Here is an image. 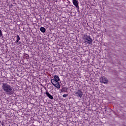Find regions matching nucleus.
I'll return each instance as SVG.
<instances>
[{
	"label": "nucleus",
	"mask_w": 126,
	"mask_h": 126,
	"mask_svg": "<svg viewBox=\"0 0 126 126\" xmlns=\"http://www.w3.org/2000/svg\"><path fill=\"white\" fill-rule=\"evenodd\" d=\"M2 89L8 94V95H12L14 93V89L11 86L6 83H2Z\"/></svg>",
	"instance_id": "nucleus-1"
},
{
	"label": "nucleus",
	"mask_w": 126,
	"mask_h": 126,
	"mask_svg": "<svg viewBox=\"0 0 126 126\" xmlns=\"http://www.w3.org/2000/svg\"><path fill=\"white\" fill-rule=\"evenodd\" d=\"M83 39L85 44H88L89 45H92V42H93V40L92 39V38H91V36H90V35H87V34H85L83 37Z\"/></svg>",
	"instance_id": "nucleus-2"
},
{
	"label": "nucleus",
	"mask_w": 126,
	"mask_h": 126,
	"mask_svg": "<svg viewBox=\"0 0 126 126\" xmlns=\"http://www.w3.org/2000/svg\"><path fill=\"white\" fill-rule=\"evenodd\" d=\"M75 95L77 97H79L80 98H82V96L83 95V93L81 91V90H78L77 92H75Z\"/></svg>",
	"instance_id": "nucleus-3"
},
{
	"label": "nucleus",
	"mask_w": 126,
	"mask_h": 126,
	"mask_svg": "<svg viewBox=\"0 0 126 126\" xmlns=\"http://www.w3.org/2000/svg\"><path fill=\"white\" fill-rule=\"evenodd\" d=\"M99 80L101 83L107 84L108 82H109V80L108 79L106 78V77L103 76L100 78Z\"/></svg>",
	"instance_id": "nucleus-4"
},
{
	"label": "nucleus",
	"mask_w": 126,
	"mask_h": 126,
	"mask_svg": "<svg viewBox=\"0 0 126 126\" xmlns=\"http://www.w3.org/2000/svg\"><path fill=\"white\" fill-rule=\"evenodd\" d=\"M45 94H46V96L49 98L51 100L54 99V96L50 94V93L48 92V91H46Z\"/></svg>",
	"instance_id": "nucleus-5"
},
{
	"label": "nucleus",
	"mask_w": 126,
	"mask_h": 126,
	"mask_svg": "<svg viewBox=\"0 0 126 126\" xmlns=\"http://www.w3.org/2000/svg\"><path fill=\"white\" fill-rule=\"evenodd\" d=\"M72 2L74 4V5L76 7L77 6H79L78 5V0H72Z\"/></svg>",
	"instance_id": "nucleus-6"
},
{
	"label": "nucleus",
	"mask_w": 126,
	"mask_h": 126,
	"mask_svg": "<svg viewBox=\"0 0 126 126\" xmlns=\"http://www.w3.org/2000/svg\"><path fill=\"white\" fill-rule=\"evenodd\" d=\"M55 87H56L58 89H60L61 88V85L60 84V82H57L55 84V85H54Z\"/></svg>",
	"instance_id": "nucleus-7"
},
{
	"label": "nucleus",
	"mask_w": 126,
	"mask_h": 126,
	"mask_svg": "<svg viewBox=\"0 0 126 126\" xmlns=\"http://www.w3.org/2000/svg\"><path fill=\"white\" fill-rule=\"evenodd\" d=\"M54 80L56 81L57 82H59V81H61V80L60 79V77H59V76L58 75H55L54 76Z\"/></svg>",
	"instance_id": "nucleus-8"
},
{
	"label": "nucleus",
	"mask_w": 126,
	"mask_h": 126,
	"mask_svg": "<svg viewBox=\"0 0 126 126\" xmlns=\"http://www.w3.org/2000/svg\"><path fill=\"white\" fill-rule=\"evenodd\" d=\"M67 88L63 87L62 89L61 90L60 93H63V92H67Z\"/></svg>",
	"instance_id": "nucleus-9"
},
{
	"label": "nucleus",
	"mask_w": 126,
	"mask_h": 126,
	"mask_svg": "<svg viewBox=\"0 0 126 126\" xmlns=\"http://www.w3.org/2000/svg\"><path fill=\"white\" fill-rule=\"evenodd\" d=\"M20 40V37H19V35L18 34L17 35V40H16V43L18 44V45H20L21 44V42H20L19 40Z\"/></svg>",
	"instance_id": "nucleus-10"
},
{
	"label": "nucleus",
	"mask_w": 126,
	"mask_h": 126,
	"mask_svg": "<svg viewBox=\"0 0 126 126\" xmlns=\"http://www.w3.org/2000/svg\"><path fill=\"white\" fill-rule=\"evenodd\" d=\"M40 31H41L42 32V33H45V32H46V28L41 27L40 29H39Z\"/></svg>",
	"instance_id": "nucleus-11"
},
{
	"label": "nucleus",
	"mask_w": 126,
	"mask_h": 126,
	"mask_svg": "<svg viewBox=\"0 0 126 126\" xmlns=\"http://www.w3.org/2000/svg\"><path fill=\"white\" fill-rule=\"evenodd\" d=\"M51 82L52 84L54 86V85H55V84L58 82L56 81L54 79H52L51 80Z\"/></svg>",
	"instance_id": "nucleus-12"
},
{
	"label": "nucleus",
	"mask_w": 126,
	"mask_h": 126,
	"mask_svg": "<svg viewBox=\"0 0 126 126\" xmlns=\"http://www.w3.org/2000/svg\"><path fill=\"white\" fill-rule=\"evenodd\" d=\"M0 37H3L2 34V31H1V30L0 29Z\"/></svg>",
	"instance_id": "nucleus-13"
},
{
	"label": "nucleus",
	"mask_w": 126,
	"mask_h": 126,
	"mask_svg": "<svg viewBox=\"0 0 126 126\" xmlns=\"http://www.w3.org/2000/svg\"><path fill=\"white\" fill-rule=\"evenodd\" d=\"M76 8H77V10L78 13H80V11L79 10V6H77V7H76Z\"/></svg>",
	"instance_id": "nucleus-14"
},
{
	"label": "nucleus",
	"mask_w": 126,
	"mask_h": 126,
	"mask_svg": "<svg viewBox=\"0 0 126 126\" xmlns=\"http://www.w3.org/2000/svg\"><path fill=\"white\" fill-rule=\"evenodd\" d=\"M67 96H68V94H64L63 95V97H64V98H65V97H67Z\"/></svg>",
	"instance_id": "nucleus-15"
},
{
	"label": "nucleus",
	"mask_w": 126,
	"mask_h": 126,
	"mask_svg": "<svg viewBox=\"0 0 126 126\" xmlns=\"http://www.w3.org/2000/svg\"><path fill=\"white\" fill-rule=\"evenodd\" d=\"M26 55H27V56H26L27 58H29V55L28 54H26Z\"/></svg>",
	"instance_id": "nucleus-16"
}]
</instances>
